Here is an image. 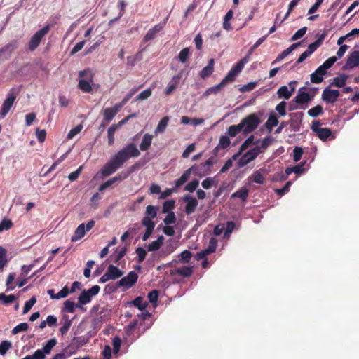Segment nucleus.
<instances>
[{
  "label": "nucleus",
  "instance_id": "nucleus-26",
  "mask_svg": "<svg viewBox=\"0 0 359 359\" xmlns=\"http://www.w3.org/2000/svg\"><path fill=\"white\" fill-rule=\"evenodd\" d=\"M164 241L163 236H160L157 238V240L152 241L147 245L148 251H156L158 250L161 246L163 245Z\"/></svg>",
  "mask_w": 359,
  "mask_h": 359
},
{
  "label": "nucleus",
  "instance_id": "nucleus-25",
  "mask_svg": "<svg viewBox=\"0 0 359 359\" xmlns=\"http://www.w3.org/2000/svg\"><path fill=\"white\" fill-rule=\"evenodd\" d=\"M93 81L80 79L78 84V88L81 90L83 93H90L93 90L91 84Z\"/></svg>",
  "mask_w": 359,
  "mask_h": 359
},
{
  "label": "nucleus",
  "instance_id": "nucleus-2",
  "mask_svg": "<svg viewBox=\"0 0 359 359\" xmlns=\"http://www.w3.org/2000/svg\"><path fill=\"white\" fill-rule=\"evenodd\" d=\"M261 123V119L255 113L251 114L241 120L240 124L245 135L254 131Z\"/></svg>",
  "mask_w": 359,
  "mask_h": 359
},
{
  "label": "nucleus",
  "instance_id": "nucleus-37",
  "mask_svg": "<svg viewBox=\"0 0 359 359\" xmlns=\"http://www.w3.org/2000/svg\"><path fill=\"white\" fill-rule=\"evenodd\" d=\"M79 76L80 79L89 80L90 81H93L94 73L90 69H86L83 71H80L79 72Z\"/></svg>",
  "mask_w": 359,
  "mask_h": 359
},
{
  "label": "nucleus",
  "instance_id": "nucleus-36",
  "mask_svg": "<svg viewBox=\"0 0 359 359\" xmlns=\"http://www.w3.org/2000/svg\"><path fill=\"white\" fill-rule=\"evenodd\" d=\"M304 164H305V163L297 165L292 168H287L285 169L286 175L287 176V175L292 174V172H294L296 174H301L304 170Z\"/></svg>",
  "mask_w": 359,
  "mask_h": 359
},
{
  "label": "nucleus",
  "instance_id": "nucleus-63",
  "mask_svg": "<svg viewBox=\"0 0 359 359\" xmlns=\"http://www.w3.org/2000/svg\"><path fill=\"white\" fill-rule=\"evenodd\" d=\"M217 241L215 238H211L209 241L208 248L205 249V252L209 254L213 253L217 248Z\"/></svg>",
  "mask_w": 359,
  "mask_h": 359
},
{
  "label": "nucleus",
  "instance_id": "nucleus-29",
  "mask_svg": "<svg viewBox=\"0 0 359 359\" xmlns=\"http://www.w3.org/2000/svg\"><path fill=\"white\" fill-rule=\"evenodd\" d=\"M92 297L90 294L86 291V290H83L80 295L78 297V304L81 308L83 305H85L89 303L91 300Z\"/></svg>",
  "mask_w": 359,
  "mask_h": 359
},
{
  "label": "nucleus",
  "instance_id": "nucleus-7",
  "mask_svg": "<svg viewBox=\"0 0 359 359\" xmlns=\"http://www.w3.org/2000/svg\"><path fill=\"white\" fill-rule=\"evenodd\" d=\"M137 278L138 275L137 273L135 271H130L126 276L122 278L116 284L118 287H123L125 289H129L136 283Z\"/></svg>",
  "mask_w": 359,
  "mask_h": 359
},
{
  "label": "nucleus",
  "instance_id": "nucleus-11",
  "mask_svg": "<svg viewBox=\"0 0 359 359\" xmlns=\"http://www.w3.org/2000/svg\"><path fill=\"white\" fill-rule=\"evenodd\" d=\"M340 93L337 90H331L328 88H325L323 92L322 99L328 103H334L339 97Z\"/></svg>",
  "mask_w": 359,
  "mask_h": 359
},
{
  "label": "nucleus",
  "instance_id": "nucleus-54",
  "mask_svg": "<svg viewBox=\"0 0 359 359\" xmlns=\"http://www.w3.org/2000/svg\"><path fill=\"white\" fill-rule=\"evenodd\" d=\"M44 353L41 349L36 350L32 355H26L22 359H45Z\"/></svg>",
  "mask_w": 359,
  "mask_h": 359
},
{
  "label": "nucleus",
  "instance_id": "nucleus-60",
  "mask_svg": "<svg viewBox=\"0 0 359 359\" xmlns=\"http://www.w3.org/2000/svg\"><path fill=\"white\" fill-rule=\"evenodd\" d=\"M273 142V137L270 135L265 137L261 142L260 146L258 147H260V150L262 151L266 149Z\"/></svg>",
  "mask_w": 359,
  "mask_h": 359
},
{
  "label": "nucleus",
  "instance_id": "nucleus-16",
  "mask_svg": "<svg viewBox=\"0 0 359 359\" xmlns=\"http://www.w3.org/2000/svg\"><path fill=\"white\" fill-rule=\"evenodd\" d=\"M214 64V59L211 58L209 60L208 65L204 67L200 72V76L201 79H205L213 73Z\"/></svg>",
  "mask_w": 359,
  "mask_h": 359
},
{
  "label": "nucleus",
  "instance_id": "nucleus-55",
  "mask_svg": "<svg viewBox=\"0 0 359 359\" xmlns=\"http://www.w3.org/2000/svg\"><path fill=\"white\" fill-rule=\"evenodd\" d=\"M151 88H147L143 91H142L135 99V101L137 100H145L148 99L151 95Z\"/></svg>",
  "mask_w": 359,
  "mask_h": 359
},
{
  "label": "nucleus",
  "instance_id": "nucleus-27",
  "mask_svg": "<svg viewBox=\"0 0 359 359\" xmlns=\"http://www.w3.org/2000/svg\"><path fill=\"white\" fill-rule=\"evenodd\" d=\"M180 79V74L175 75L172 77V81L169 83L168 87L165 89V95H169L177 88Z\"/></svg>",
  "mask_w": 359,
  "mask_h": 359
},
{
  "label": "nucleus",
  "instance_id": "nucleus-10",
  "mask_svg": "<svg viewBox=\"0 0 359 359\" xmlns=\"http://www.w3.org/2000/svg\"><path fill=\"white\" fill-rule=\"evenodd\" d=\"M359 66V50H354L349 54L346 64L342 67L343 70H348Z\"/></svg>",
  "mask_w": 359,
  "mask_h": 359
},
{
  "label": "nucleus",
  "instance_id": "nucleus-20",
  "mask_svg": "<svg viewBox=\"0 0 359 359\" xmlns=\"http://www.w3.org/2000/svg\"><path fill=\"white\" fill-rule=\"evenodd\" d=\"M86 231L85 229V224H81L79 225V226L74 231V234L72 236L71 238L72 242H76L80 239H81L86 234Z\"/></svg>",
  "mask_w": 359,
  "mask_h": 359
},
{
  "label": "nucleus",
  "instance_id": "nucleus-50",
  "mask_svg": "<svg viewBox=\"0 0 359 359\" xmlns=\"http://www.w3.org/2000/svg\"><path fill=\"white\" fill-rule=\"evenodd\" d=\"M189 54L190 51L189 48H184L180 52L178 55V60L181 62L185 63L189 58Z\"/></svg>",
  "mask_w": 359,
  "mask_h": 359
},
{
  "label": "nucleus",
  "instance_id": "nucleus-32",
  "mask_svg": "<svg viewBox=\"0 0 359 359\" xmlns=\"http://www.w3.org/2000/svg\"><path fill=\"white\" fill-rule=\"evenodd\" d=\"M249 191L246 187H242L232 195V198H239L242 201H245L248 197Z\"/></svg>",
  "mask_w": 359,
  "mask_h": 359
},
{
  "label": "nucleus",
  "instance_id": "nucleus-35",
  "mask_svg": "<svg viewBox=\"0 0 359 359\" xmlns=\"http://www.w3.org/2000/svg\"><path fill=\"white\" fill-rule=\"evenodd\" d=\"M116 115V114L111 107L106 108L103 110V119L106 123H109Z\"/></svg>",
  "mask_w": 359,
  "mask_h": 359
},
{
  "label": "nucleus",
  "instance_id": "nucleus-5",
  "mask_svg": "<svg viewBox=\"0 0 359 359\" xmlns=\"http://www.w3.org/2000/svg\"><path fill=\"white\" fill-rule=\"evenodd\" d=\"M49 25L37 31L31 38L29 43V48L30 50H34L39 45L43 37L48 32Z\"/></svg>",
  "mask_w": 359,
  "mask_h": 359
},
{
  "label": "nucleus",
  "instance_id": "nucleus-33",
  "mask_svg": "<svg viewBox=\"0 0 359 359\" xmlns=\"http://www.w3.org/2000/svg\"><path fill=\"white\" fill-rule=\"evenodd\" d=\"M135 307L138 308L140 311H144L148 306V303L144 300L142 297H136L132 302Z\"/></svg>",
  "mask_w": 359,
  "mask_h": 359
},
{
  "label": "nucleus",
  "instance_id": "nucleus-17",
  "mask_svg": "<svg viewBox=\"0 0 359 359\" xmlns=\"http://www.w3.org/2000/svg\"><path fill=\"white\" fill-rule=\"evenodd\" d=\"M312 99V97L306 92H301V89L299 90V93L292 100L299 104H304L310 102Z\"/></svg>",
  "mask_w": 359,
  "mask_h": 359
},
{
  "label": "nucleus",
  "instance_id": "nucleus-23",
  "mask_svg": "<svg viewBox=\"0 0 359 359\" xmlns=\"http://www.w3.org/2000/svg\"><path fill=\"white\" fill-rule=\"evenodd\" d=\"M153 136L149 133L145 134L143 136L142 142L140 144V149L142 151H145L149 149L151 144Z\"/></svg>",
  "mask_w": 359,
  "mask_h": 359
},
{
  "label": "nucleus",
  "instance_id": "nucleus-41",
  "mask_svg": "<svg viewBox=\"0 0 359 359\" xmlns=\"http://www.w3.org/2000/svg\"><path fill=\"white\" fill-rule=\"evenodd\" d=\"M57 340L55 339H51L47 341V343L43 346V349L41 350L43 353H44V355L46 354H49L53 349V348L56 345Z\"/></svg>",
  "mask_w": 359,
  "mask_h": 359
},
{
  "label": "nucleus",
  "instance_id": "nucleus-31",
  "mask_svg": "<svg viewBox=\"0 0 359 359\" xmlns=\"http://www.w3.org/2000/svg\"><path fill=\"white\" fill-rule=\"evenodd\" d=\"M347 79L348 75L342 74L339 76L334 77L331 85L338 88H342L345 86Z\"/></svg>",
  "mask_w": 359,
  "mask_h": 359
},
{
  "label": "nucleus",
  "instance_id": "nucleus-56",
  "mask_svg": "<svg viewBox=\"0 0 359 359\" xmlns=\"http://www.w3.org/2000/svg\"><path fill=\"white\" fill-rule=\"evenodd\" d=\"M251 177L252 178V181L255 183L263 184L265 181V178L264 175L259 172H255Z\"/></svg>",
  "mask_w": 359,
  "mask_h": 359
},
{
  "label": "nucleus",
  "instance_id": "nucleus-1",
  "mask_svg": "<svg viewBox=\"0 0 359 359\" xmlns=\"http://www.w3.org/2000/svg\"><path fill=\"white\" fill-rule=\"evenodd\" d=\"M140 154L134 143H130L114 155L102 168L100 172L103 177H108L119 169L130 158L137 157Z\"/></svg>",
  "mask_w": 359,
  "mask_h": 359
},
{
  "label": "nucleus",
  "instance_id": "nucleus-21",
  "mask_svg": "<svg viewBox=\"0 0 359 359\" xmlns=\"http://www.w3.org/2000/svg\"><path fill=\"white\" fill-rule=\"evenodd\" d=\"M194 168L195 167H191L185 170L182 176L175 181V184L176 188H179L182 186L189 179L191 170H193Z\"/></svg>",
  "mask_w": 359,
  "mask_h": 359
},
{
  "label": "nucleus",
  "instance_id": "nucleus-53",
  "mask_svg": "<svg viewBox=\"0 0 359 359\" xmlns=\"http://www.w3.org/2000/svg\"><path fill=\"white\" fill-rule=\"evenodd\" d=\"M29 325L27 323H21L12 330V334H16L20 332H25L28 330Z\"/></svg>",
  "mask_w": 359,
  "mask_h": 359
},
{
  "label": "nucleus",
  "instance_id": "nucleus-49",
  "mask_svg": "<svg viewBox=\"0 0 359 359\" xmlns=\"http://www.w3.org/2000/svg\"><path fill=\"white\" fill-rule=\"evenodd\" d=\"M177 218L174 212H170L167 214L163 219V222L165 225L174 224L176 223Z\"/></svg>",
  "mask_w": 359,
  "mask_h": 359
},
{
  "label": "nucleus",
  "instance_id": "nucleus-28",
  "mask_svg": "<svg viewBox=\"0 0 359 359\" xmlns=\"http://www.w3.org/2000/svg\"><path fill=\"white\" fill-rule=\"evenodd\" d=\"M168 121H169L168 116H165V117L162 118L160 120V121L158 122V126L154 130L155 135L164 133L166 129V127L168 126Z\"/></svg>",
  "mask_w": 359,
  "mask_h": 359
},
{
  "label": "nucleus",
  "instance_id": "nucleus-58",
  "mask_svg": "<svg viewBox=\"0 0 359 359\" xmlns=\"http://www.w3.org/2000/svg\"><path fill=\"white\" fill-rule=\"evenodd\" d=\"M36 302V298L34 296L32 297L29 300L25 302L24 308H23V314L27 313L29 310L32 309V307L34 306V304Z\"/></svg>",
  "mask_w": 359,
  "mask_h": 359
},
{
  "label": "nucleus",
  "instance_id": "nucleus-24",
  "mask_svg": "<svg viewBox=\"0 0 359 359\" xmlns=\"http://www.w3.org/2000/svg\"><path fill=\"white\" fill-rule=\"evenodd\" d=\"M163 29L161 24H156L152 29H149L144 36V41L147 42L153 39L156 34Z\"/></svg>",
  "mask_w": 359,
  "mask_h": 359
},
{
  "label": "nucleus",
  "instance_id": "nucleus-13",
  "mask_svg": "<svg viewBox=\"0 0 359 359\" xmlns=\"http://www.w3.org/2000/svg\"><path fill=\"white\" fill-rule=\"evenodd\" d=\"M193 273V268L189 266H185L182 268H176L170 271L171 276L178 275L184 278L189 277Z\"/></svg>",
  "mask_w": 359,
  "mask_h": 359
},
{
  "label": "nucleus",
  "instance_id": "nucleus-61",
  "mask_svg": "<svg viewBox=\"0 0 359 359\" xmlns=\"http://www.w3.org/2000/svg\"><path fill=\"white\" fill-rule=\"evenodd\" d=\"M230 139L227 135H222L219 138V146L222 149H226L230 145Z\"/></svg>",
  "mask_w": 359,
  "mask_h": 359
},
{
  "label": "nucleus",
  "instance_id": "nucleus-62",
  "mask_svg": "<svg viewBox=\"0 0 359 359\" xmlns=\"http://www.w3.org/2000/svg\"><path fill=\"white\" fill-rule=\"evenodd\" d=\"M13 226V222L8 219H4L0 222V232L4 230H8Z\"/></svg>",
  "mask_w": 359,
  "mask_h": 359
},
{
  "label": "nucleus",
  "instance_id": "nucleus-34",
  "mask_svg": "<svg viewBox=\"0 0 359 359\" xmlns=\"http://www.w3.org/2000/svg\"><path fill=\"white\" fill-rule=\"evenodd\" d=\"M262 151L260 150V147H255L250 150H249L248 151H247L244 155H243V158H246V157H248V161H253L254 159L256 158V157L260 154L262 153Z\"/></svg>",
  "mask_w": 359,
  "mask_h": 359
},
{
  "label": "nucleus",
  "instance_id": "nucleus-38",
  "mask_svg": "<svg viewBox=\"0 0 359 359\" xmlns=\"http://www.w3.org/2000/svg\"><path fill=\"white\" fill-rule=\"evenodd\" d=\"M158 207L149 205L146 208L145 216L150 217V218H156L157 217Z\"/></svg>",
  "mask_w": 359,
  "mask_h": 359
},
{
  "label": "nucleus",
  "instance_id": "nucleus-47",
  "mask_svg": "<svg viewBox=\"0 0 359 359\" xmlns=\"http://www.w3.org/2000/svg\"><path fill=\"white\" fill-rule=\"evenodd\" d=\"M64 322H62V325L60 328V332L62 335H65L69 330L71 325H72V320L68 318V317H66V318L64 320Z\"/></svg>",
  "mask_w": 359,
  "mask_h": 359
},
{
  "label": "nucleus",
  "instance_id": "nucleus-18",
  "mask_svg": "<svg viewBox=\"0 0 359 359\" xmlns=\"http://www.w3.org/2000/svg\"><path fill=\"white\" fill-rule=\"evenodd\" d=\"M107 273L109 274L111 280H116L121 277L123 274V272L120 270L117 266H115L112 264H110L107 270Z\"/></svg>",
  "mask_w": 359,
  "mask_h": 359
},
{
  "label": "nucleus",
  "instance_id": "nucleus-46",
  "mask_svg": "<svg viewBox=\"0 0 359 359\" xmlns=\"http://www.w3.org/2000/svg\"><path fill=\"white\" fill-rule=\"evenodd\" d=\"M224 86L223 83L220 82L219 84L208 88L203 95L208 96L211 94H217Z\"/></svg>",
  "mask_w": 359,
  "mask_h": 359
},
{
  "label": "nucleus",
  "instance_id": "nucleus-3",
  "mask_svg": "<svg viewBox=\"0 0 359 359\" xmlns=\"http://www.w3.org/2000/svg\"><path fill=\"white\" fill-rule=\"evenodd\" d=\"M17 97V93L15 88H11L6 99L4 101L1 111L0 118H4L12 108Z\"/></svg>",
  "mask_w": 359,
  "mask_h": 359
},
{
  "label": "nucleus",
  "instance_id": "nucleus-19",
  "mask_svg": "<svg viewBox=\"0 0 359 359\" xmlns=\"http://www.w3.org/2000/svg\"><path fill=\"white\" fill-rule=\"evenodd\" d=\"M299 45H300L299 42L292 44L289 48H287L286 50H283L280 55H278V56L276 57V59L272 62V65H274L276 62H280V60H283L286 56H287L289 54H290Z\"/></svg>",
  "mask_w": 359,
  "mask_h": 359
},
{
  "label": "nucleus",
  "instance_id": "nucleus-57",
  "mask_svg": "<svg viewBox=\"0 0 359 359\" xmlns=\"http://www.w3.org/2000/svg\"><path fill=\"white\" fill-rule=\"evenodd\" d=\"M15 299V297L13 294L6 295L4 293H0V301H2L4 304H10L14 302Z\"/></svg>",
  "mask_w": 359,
  "mask_h": 359
},
{
  "label": "nucleus",
  "instance_id": "nucleus-51",
  "mask_svg": "<svg viewBox=\"0 0 359 359\" xmlns=\"http://www.w3.org/2000/svg\"><path fill=\"white\" fill-rule=\"evenodd\" d=\"M199 182L198 180L195 179L189 182L186 186L184 187V191H189V192H194L197 187H198Z\"/></svg>",
  "mask_w": 359,
  "mask_h": 359
},
{
  "label": "nucleus",
  "instance_id": "nucleus-14",
  "mask_svg": "<svg viewBox=\"0 0 359 359\" xmlns=\"http://www.w3.org/2000/svg\"><path fill=\"white\" fill-rule=\"evenodd\" d=\"M17 48L16 42L8 43L0 49V60H8L11 53Z\"/></svg>",
  "mask_w": 359,
  "mask_h": 359
},
{
  "label": "nucleus",
  "instance_id": "nucleus-6",
  "mask_svg": "<svg viewBox=\"0 0 359 359\" xmlns=\"http://www.w3.org/2000/svg\"><path fill=\"white\" fill-rule=\"evenodd\" d=\"M304 113L300 112H296V113H292L290 114V118L288 122V125H290V129L293 132H299L301 130V127L302 125L303 118H304Z\"/></svg>",
  "mask_w": 359,
  "mask_h": 359
},
{
  "label": "nucleus",
  "instance_id": "nucleus-40",
  "mask_svg": "<svg viewBox=\"0 0 359 359\" xmlns=\"http://www.w3.org/2000/svg\"><path fill=\"white\" fill-rule=\"evenodd\" d=\"M323 113V109L321 105H316V107L310 109L307 114L311 117H317Z\"/></svg>",
  "mask_w": 359,
  "mask_h": 359
},
{
  "label": "nucleus",
  "instance_id": "nucleus-30",
  "mask_svg": "<svg viewBox=\"0 0 359 359\" xmlns=\"http://www.w3.org/2000/svg\"><path fill=\"white\" fill-rule=\"evenodd\" d=\"M254 139H255V137H254V135H250V137H248V138H247V139H246V140L243 142V144H241V147H240V151H239L238 154H236L233 155V156H232V159H233V160L236 159V158L238 156V155L240 154V153H241V151H243L246 150V149L249 147V146H250V144H253V143H254Z\"/></svg>",
  "mask_w": 359,
  "mask_h": 359
},
{
  "label": "nucleus",
  "instance_id": "nucleus-8",
  "mask_svg": "<svg viewBox=\"0 0 359 359\" xmlns=\"http://www.w3.org/2000/svg\"><path fill=\"white\" fill-rule=\"evenodd\" d=\"M297 81H290L289 83L290 89L287 86H283L277 91V95L279 98H284L288 100L291 97L292 95L295 92V85Z\"/></svg>",
  "mask_w": 359,
  "mask_h": 359
},
{
  "label": "nucleus",
  "instance_id": "nucleus-48",
  "mask_svg": "<svg viewBox=\"0 0 359 359\" xmlns=\"http://www.w3.org/2000/svg\"><path fill=\"white\" fill-rule=\"evenodd\" d=\"M278 124V120L275 114H271L265 123L266 127L270 130Z\"/></svg>",
  "mask_w": 359,
  "mask_h": 359
},
{
  "label": "nucleus",
  "instance_id": "nucleus-45",
  "mask_svg": "<svg viewBox=\"0 0 359 359\" xmlns=\"http://www.w3.org/2000/svg\"><path fill=\"white\" fill-rule=\"evenodd\" d=\"M175 201L174 200H168L165 201L163 204L162 212L163 213H168L172 212V210L175 208Z\"/></svg>",
  "mask_w": 359,
  "mask_h": 359
},
{
  "label": "nucleus",
  "instance_id": "nucleus-43",
  "mask_svg": "<svg viewBox=\"0 0 359 359\" xmlns=\"http://www.w3.org/2000/svg\"><path fill=\"white\" fill-rule=\"evenodd\" d=\"M241 130H243V128L240 123L238 125H231L229 127L227 130V134L230 137H235L237 135L238 133H239Z\"/></svg>",
  "mask_w": 359,
  "mask_h": 359
},
{
  "label": "nucleus",
  "instance_id": "nucleus-15",
  "mask_svg": "<svg viewBox=\"0 0 359 359\" xmlns=\"http://www.w3.org/2000/svg\"><path fill=\"white\" fill-rule=\"evenodd\" d=\"M242 70L238 69L236 65H234L231 70L228 72L226 76L222 79L221 81L223 85L225 86L228 83L233 82L236 76L240 73Z\"/></svg>",
  "mask_w": 359,
  "mask_h": 359
},
{
  "label": "nucleus",
  "instance_id": "nucleus-64",
  "mask_svg": "<svg viewBox=\"0 0 359 359\" xmlns=\"http://www.w3.org/2000/svg\"><path fill=\"white\" fill-rule=\"evenodd\" d=\"M153 218H150V217H144L142 219V224L146 228L154 229L155 222L152 220Z\"/></svg>",
  "mask_w": 359,
  "mask_h": 359
},
{
  "label": "nucleus",
  "instance_id": "nucleus-4",
  "mask_svg": "<svg viewBox=\"0 0 359 359\" xmlns=\"http://www.w3.org/2000/svg\"><path fill=\"white\" fill-rule=\"evenodd\" d=\"M321 123L320 121H313L312 122L311 128L316 133L317 137L322 141H326L332 135L331 129L328 128H321Z\"/></svg>",
  "mask_w": 359,
  "mask_h": 359
},
{
  "label": "nucleus",
  "instance_id": "nucleus-44",
  "mask_svg": "<svg viewBox=\"0 0 359 359\" xmlns=\"http://www.w3.org/2000/svg\"><path fill=\"white\" fill-rule=\"evenodd\" d=\"M75 307H80L79 304H76L74 302L67 300L64 303L63 310L67 313H74L75 311Z\"/></svg>",
  "mask_w": 359,
  "mask_h": 359
},
{
  "label": "nucleus",
  "instance_id": "nucleus-52",
  "mask_svg": "<svg viewBox=\"0 0 359 359\" xmlns=\"http://www.w3.org/2000/svg\"><path fill=\"white\" fill-rule=\"evenodd\" d=\"M257 86V82L252 81V82H250L247 84L243 85V86L239 88L238 90L241 93L250 92V91L252 90L253 89H255Z\"/></svg>",
  "mask_w": 359,
  "mask_h": 359
},
{
  "label": "nucleus",
  "instance_id": "nucleus-9",
  "mask_svg": "<svg viewBox=\"0 0 359 359\" xmlns=\"http://www.w3.org/2000/svg\"><path fill=\"white\" fill-rule=\"evenodd\" d=\"M183 201L186 203L184 212L187 215H191L196 211L198 205V201L196 198L190 195H185L183 197Z\"/></svg>",
  "mask_w": 359,
  "mask_h": 359
},
{
  "label": "nucleus",
  "instance_id": "nucleus-12",
  "mask_svg": "<svg viewBox=\"0 0 359 359\" xmlns=\"http://www.w3.org/2000/svg\"><path fill=\"white\" fill-rule=\"evenodd\" d=\"M129 175V173L125 174L124 175H122V174L119 173L115 177L109 179V180L106 181L103 184H102L99 188V191H103L105 189H107L108 187H111L113 184H114L116 182L121 181L126 178H127Z\"/></svg>",
  "mask_w": 359,
  "mask_h": 359
},
{
  "label": "nucleus",
  "instance_id": "nucleus-42",
  "mask_svg": "<svg viewBox=\"0 0 359 359\" xmlns=\"http://www.w3.org/2000/svg\"><path fill=\"white\" fill-rule=\"evenodd\" d=\"M118 126L112 125L107 130L108 144L111 146L114 143V134Z\"/></svg>",
  "mask_w": 359,
  "mask_h": 359
},
{
  "label": "nucleus",
  "instance_id": "nucleus-39",
  "mask_svg": "<svg viewBox=\"0 0 359 359\" xmlns=\"http://www.w3.org/2000/svg\"><path fill=\"white\" fill-rule=\"evenodd\" d=\"M191 167H195L193 170H191V172H193L196 176L202 177L210 174V170H208V172H205V170L203 169L201 163L200 165H194Z\"/></svg>",
  "mask_w": 359,
  "mask_h": 359
},
{
  "label": "nucleus",
  "instance_id": "nucleus-22",
  "mask_svg": "<svg viewBox=\"0 0 359 359\" xmlns=\"http://www.w3.org/2000/svg\"><path fill=\"white\" fill-rule=\"evenodd\" d=\"M127 247L123 246L118 248V250L111 255V259L114 263H118L126 254Z\"/></svg>",
  "mask_w": 359,
  "mask_h": 359
},
{
  "label": "nucleus",
  "instance_id": "nucleus-59",
  "mask_svg": "<svg viewBox=\"0 0 359 359\" xmlns=\"http://www.w3.org/2000/svg\"><path fill=\"white\" fill-rule=\"evenodd\" d=\"M12 344L8 341H4L0 344V355H5L7 351L11 348Z\"/></svg>",
  "mask_w": 359,
  "mask_h": 359
}]
</instances>
